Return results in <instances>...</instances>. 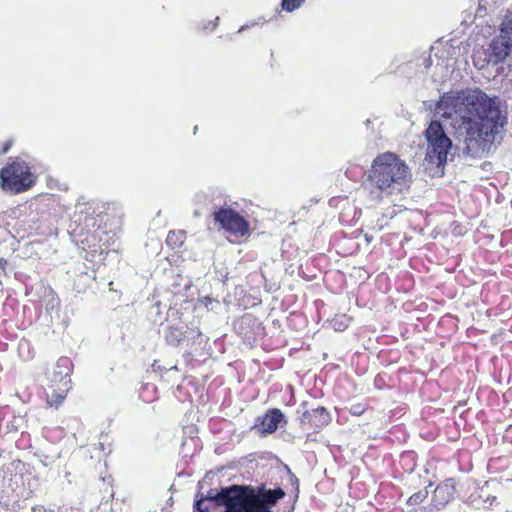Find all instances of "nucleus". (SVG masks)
Here are the masks:
<instances>
[{"label": "nucleus", "mask_w": 512, "mask_h": 512, "mask_svg": "<svg viewBox=\"0 0 512 512\" xmlns=\"http://www.w3.org/2000/svg\"><path fill=\"white\" fill-rule=\"evenodd\" d=\"M435 116L425 131L426 157L437 166L452 155L453 144L448 128L464 149L473 156L483 154L504 125V118L494 99L480 89L451 91L438 102Z\"/></svg>", "instance_id": "1"}, {"label": "nucleus", "mask_w": 512, "mask_h": 512, "mask_svg": "<svg viewBox=\"0 0 512 512\" xmlns=\"http://www.w3.org/2000/svg\"><path fill=\"white\" fill-rule=\"evenodd\" d=\"M285 495L282 489L265 490L232 486L210 494L195 504L197 512H272V506Z\"/></svg>", "instance_id": "2"}, {"label": "nucleus", "mask_w": 512, "mask_h": 512, "mask_svg": "<svg viewBox=\"0 0 512 512\" xmlns=\"http://www.w3.org/2000/svg\"><path fill=\"white\" fill-rule=\"evenodd\" d=\"M369 178L378 190L392 194L408 184L410 172L408 166L395 154L384 153L374 160Z\"/></svg>", "instance_id": "3"}, {"label": "nucleus", "mask_w": 512, "mask_h": 512, "mask_svg": "<svg viewBox=\"0 0 512 512\" xmlns=\"http://www.w3.org/2000/svg\"><path fill=\"white\" fill-rule=\"evenodd\" d=\"M35 183L29 166L22 160L8 162L0 171V186L10 193H21Z\"/></svg>", "instance_id": "4"}, {"label": "nucleus", "mask_w": 512, "mask_h": 512, "mask_svg": "<svg viewBox=\"0 0 512 512\" xmlns=\"http://www.w3.org/2000/svg\"><path fill=\"white\" fill-rule=\"evenodd\" d=\"M221 226L236 236H244L249 230L248 223L231 209H221L214 214Z\"/></svg>", "instance_id": "5"}, {"label": "nucleus", "mask_w": 512, "mask_h": 512, "mask_svg": "<svg viewBox=\"0 0 512 512\" xmlns=\"http://www.w3.org/2000/svg\"><path fill=\"white\" fill-rule=\"evenodd\" d=\"M490 49L493 62H503L512 52V38L500 34L492 41Z\"/></svg>", "instance_id": "6"}, {"label": "nucleus", "mask_w": 512, "mask_h": 512, "mask_svg": "<svg viewBox=\"0 0 512 512\" xmlns=\"http://www.w3.org/2000/svg\"><path fill=\"white\" fill-rule=\"evenodd\" d=\"M283 417L279 409H272L265 414L261 422L256 424L253 429L260 435L273 433L283 421Z\"/></svg>", "instance_id": "7"}, {"label": "nucleus", "mask_w": 512, "mask_h": 512, "mask_svg": "<svg viewBox=\"0 0 512 512\" xmlns=\"http://www.w3.org/2000/svg\"><path fill=\"white\" fill-rule=\"evenodd\" d=\"M455 492L454 482L449 479L441 483L434 490L433 505L435 508L440 509L444 507L453 497Z\"/></svg>", "instance_id": "8"}, {"label": "nucleus", "mask_w": 512, "mask_h": 512, "mask_svg": "<svg viewBox=\"0 0 512 512\" xmlns=\"http://www.w3.org/2000/svg\"><path fill=\"white\" fill-rule=\"evenodd\" d=\"M70 389V378L68 374L61 376L59 391L53 389L47 394V403L50 406L58 407L65 399L66 392Z\"/></svg>", "instance_id": "9"}, {"label": "nucleus", "mask_w": 512, "mask_h": 512, "mask_svg": "<svg viewBox=\"0 0 512 512\" xmlns=\"http://www.w3.org/2000/svg\"><path fill=\"white\" fill-rule=\"evenodd\" d=\"M314 421L316 427H322L327 425L330 421V417L328 412L324 407H318L317 409L312 411V414H309Z\"/></svg>", "instance_id": "10"}, {"label": "nucleus", "mask_w": 512, "mask_h": 512, "mask_svg": "<svg viewBox=\"0 0 512 512\" xmlns=\"http://www.w3.org/2000/svg\"><path fill=\"white\" fill-rule=\"evenodd\" d=\"M186 240L184 231H170L166 238V243L171 248L180 247Z\"/></svg>", "instance_id": "11"}, {"label": "nucleus", "mask_w": 512, "mask_h": 512, "mask_svg": "<svg viewBox=\"0 0 512 512\" xmlns=\"http://www.w3.org/2000/svg\"><path fill=\"white\" fill-rule=\"evenodd\" d=\"M500 32L502 35L509 37L512 34V12H508L500 24Z\"/></svg>", "instance_id": "12"}, {"label": "nucleus", "mask_w": 512, "mask_h": 512, "mask_svg": "<svg viewBox=\"0 0 512 512\" xmlns=\"http://www.w3.org/2000/svg\"><path fill=\"white\" fill-rule=\"evenodd\" d=\"M304 0H283L282 7L286 11H293L301 6Z\"/></svg>", "instance_id": "13"}, {"label": "nucleus", "mask_w": 512, "mask_h": 512, "mask_svg": "<svg viewBox=\"0 0 512 512\" xmlns=\"http://www.w3.org/2000/svg\"><path fill=\"white\" fill-rule=\"evenodd\" d=\"M428 495V492L427 491H420V492H417L415 494H413L409 500H408V503L410 505H416V504H419L421 502H423V500L427 497Z\"/></svg>", "instance_id": "14"}, {"label": "nucleus", "mask_w": 512, "mask_h": 512, "mask_svg": "<svg viewBox=\"0 0 512 512\" xmlns=\"http://www.w3.org/2000/svg\"><path fill=\"white\" fill-rule=\"evenodd\" d=\"M365 410V407L358 403V404H353L351 405L350 407V412L354 415H361Z\"/></svg>", "instance_id": "15"}, {"label": "nucleus", "mask_w": 512, "mask_h": 512, "mask_svg": "<svg viewBox=\"0 0 512 512\" xmlns=\"http://www.w3.org/2000/svg\"><path fill=\"white\" fill-rule=\"evenodd\" d=\"M340 318L344 321L341 323H338V320L334 321L333 327L336 330H343L347 326L348 319L345 316H341Z\"/></svg>", "instance_id": "16"}, {"label": "nucleus", "mask_w": 512, "mask_h": 512, "mask_svg": "<svg viewBox=\"0 0 512 512\" xmlns=\"http://www.w3.org/2000/svg\"><path fill=\"white\" fill-rule=\"evenodd\" d=\"M480 8H483L485 10L492 9L490 6V0H480L479 2Z\"/></svg>", "instance_id": "17"}, {"label": "nucleus", "mask_w": 512, "mask_h": 512, "mask_svg": "<svg viewBox=\"0 0 512 512\" xmlns=\"http://www.w3.org/2000/svg\"><path fill=\"white\" fill-rule=\"evenodd\" d=\"M9 150V144H7L4 148H3V153H7V151Z\"/></svg>", "instance_id": "18"}]
</instances>
